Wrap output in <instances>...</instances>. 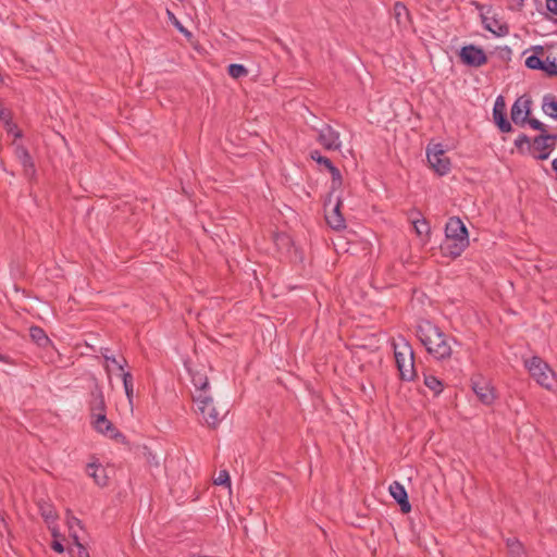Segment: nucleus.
Listing matches in <instances>:
<instances>
[{
    "label": "nucleus",
    "instance_id": "79ce46f5",
    "mask_svg": "<svg viewBox=\"0 0 557 557\" xmlns=\"http://www.w3.org/2000/svg\"><path fill=\"white\" fill-rule=\"evenodd\" d=\"M342 185H343V177H339V178L331 182V189L333 191H335L336 189L341 188Z\"/></svg>",
    "mask_w": 557,
    "mask_h": 557
},
{
    "label": "nucleus",
    "instance_id": "39448f33",
    "mask_svg": "<svg viewBox=\"0 0 557 557\" xmlns=\"http://www.w3.org/2000/svg\"><path fill=\"white\" fill-rule=\"evenodd\" d=\"M426 158L432 169L438 175H445L450 171V161L445 156V151L442 149L441 145L428 148Z\"/></svg>",
    "mask_w": 557,
    "mask_h": 557
},
{
    "label": "nucleus",
    "instance_id": "f257e3e1",
    "mask_svg": "<svg viewBox=\"0 0 557 557\" xmlns=\"http://www.w3.org/2000/svg\"><path fill=\"white\" fill-rule=\"evenodd\" d=\"M417 336L426 351L436 360H446L451 357V342L454 338L446 335L437 325L430 321H421L417 326Z\"/></svg>",
    "mask_w": 557,
    "mask_h": 557
},
{
    "label": "nucleus",
    "instance_id": "f03ea898",
    "mask_svg": "<svg viewBox=\"0 0 557 557\" xmlns=\"http://www.w3.org/2000/svg\"><path fill=\"white\" fill-rule=\"evenodd\" d=\"M393 347L400 380L406 382L413 381L417 376V371L412 346L404 337H399L397 342L393 343Z\"/></svg>",
    "mask_w": 557,
    "mask_h": 557
},
{
    "label": "nucleus",
    "instance_id": "c03bdc74",
    "mask_svg": "<svg viewBox=\"0 0 557 557\" xmlns=\"http://www.w3.org/2000/svg\"><path fill=\"white\" fill-rule=\"evenodd\" d=\"M51 547H52L53 550H55L58 553H63L64 552L63 545L60 542H58V541H54L52 543Z\"/></svg>",
    "mask_w": 557,
    "mask_h": 557
},
{
    "label": "nucleus",
    "instance_id": "de8ad7c7",
    "mask_svg": "<svg viewBox=\"0 0 557 557\" xmlns=\"http://www.w3.org/2000/svg\"><path fill=\"white\" fill-rule=\"evenodd\" d=\"M9 116V113L4 109H0V119L5 121Z\"/></svg>",
    "mask_w": 557,
    "mask_h": 557
},
{
    "label": "nucleus",
    "instance_id": "412c9836",
    "mask_svg": "<svg viewBox=\"0 0 557 557\" xmlns=\"http://www.w3.org/2000/svg\"><path fill=\"white\" fill-rule=\"evenodd\" d=\"M543 112L557 120V100L554 96H545L542 104Z\"/></svg>",
    "mask_w": 557,
    "mask_h": 557
},
{
    "label": "nucleus",
    "instance_id": "f704fd0d",
    "mask_svg": "<svg viewBox=\"0 0 557 557\" xmlns=\"http://www.w3.org/2000/svg\"><path fill=\"white\" fill-rule=\"evenodd\" d=\"M527 123L533 128V129H536V131H540L541 134H546V128H545V125L536 120V119H529L528 117V121Z\"/></svg>",
    "mask_w": 557,
    "mask_h": 557
},
{
    "label": "nucleus",
    "instance_id": "8fccbe9b",
    "mask_svg": "<svg viewBox=\"0 0 557 557\" xmlns=\"http://www.w3.org/2000/svg\"><path fill=\"white\" fill-rule=\"evenodd\" d=\"M14 136H15V137H21V132H20V131H16V132L14 133Z\"/></svg>",
    "mask_w": 557,
    "mask_h": 557
},
{
    "label": "nucleus",
    "instance_id": "864d4df0",
    "mask_svg": "<svg viewBox=\"0 0 557 557\" xmlns=\"http://www.w3.org/2000/svg\"><path fill=\"white\" fill-rule=\"evenodd\" d=\"M100 406H101V408H103V400L102 399L100 400Z\"/></svg>",
    "mask_w": 557,
    "mask_h": 557
},
{
    "label": "nucleus",
    "instance_id": "09e8293b",
    "mask_svg": "<svg viewBox=\"0 0 557 557\" xmlns=\"http://www.w3.org/2000/svg\"><path fill=\"white\" fill-rule=\"evenodd\" d=\"M549 140H557V134H546Z\"/></svg>",
    "mask_w": 557,
    "mask_h": 557
},
{
    "label": "nucleus",
    "instance_id": "603ef678",
    "mask_svg": "<svg viewBox=\"0 0 557 557\" xmlns=\"http://www.w3.org/2000/svg\"><path fill=\"white\" fill-rule=\"evenodd\" d=\"M52 530V536H57V530L55 529H51Z\"/></svg>",
    "mask_w": 557,
    "mask_h": 557
},
{
    "label": "nucleus",
    "instance_id": "2eb2a0df",
    "mask_svg": "<svg viewBox=\"0 0 557 557\" xmlns=\"http://www.w3.org/2000/svg\"><path fill=\"white\" fill-rule=\"evenodd\" d=\"M548 136L546 134H541L535 137L533 140V150L539 151V154H534L535 159L545 160L549 157V150L552 149V144L548 143Z\"/></svg>",
    "mask_w": 557,
    "mask_h": 557
},
{
    "label": "nucleus",
    "instance_id": "aec40b11",
    "mask_svg": "<svg viewBox=\"0 0 557 557\" xmlns=\"http://www.w3.org/2000/svg\"><path fill=\"white\" fill-rule=\"evenodd\" d=\"M29 336L39 347H46L50 344V339L40 326H30Z\"/></svg>",
    "mask_w": 557,
    "mask_h": 557
},
{
    "label": "nucleus",
    "instance_id": "a211bd4d",
    "mask_svg": "<svg viewBox=\"0 0 557 557\" xmlns=\"http://www.w3.org/2000/svg\"><path fill=\"white\" fill-rule=\"evenodd\" d=\"M393 12L397 24L401 27H407L410 22V14L407 7L403 2H396Z\"/></svg>",
    "mask_w": 557,
    "mask_h": 557
},
{
    "label": "nucleus",
    "instance_id": "c9c22d12",
    "mask_svg": "<svg viewBox=\"0 0 557 557\" xmlns=\"http://www.w3.org/2000/svg\"><path fill=\"white\" fill-rule=\"evenodd\" d=\"M515 145L521 149L523 145H530V138L525 134H520L515 140Z\"/></svg>",
    "mask_w": 557,
    "mask_h": 557
},
{
    "label": "nucleus",
    "instance_id": "cd10ccee",
    "mask_svg": "<svg viewBox=\"0 0 557 557\" xmlns=\"http://www.w3.org/2000/svg\"><path fill=\"white\" fill-rule=\"evenodd\" d=\"M40 513L48 524L54 523L58 518V515H57L54 508L49 504H45V505L40 506Z\"/></svg>",
    "mask_w": 557,
    "mask_h": 557
},
{
    "label": "nucleus",
    "instance_id": "e433bc0d",
    "mask_svg": "<svg viewBox=\"0 0 557 557\" xmlns=\"http://www.w3.org/2000/svg\"><path fill=\"white\" fill-rule=\"evenodd\" d=\"M73 537H74L75 544H76V546L78 548V557H89V554H88L87 549L84 547L83 544H81L78 542L77 535L74 534Z\"/></svg>",
    "mask_w": 557,
    "mask_h": 557
},
{
    "label": "nucleus",
    "instance_id": "a878e982",
    "mask_svg": "<svg viewBox=\"0 0 557 557\" xmlns=\"http://www.w3.org/2000/svg\"><path fill=\"white\" fill-rule=\"evenodd\" d=\"M506 546L511 557H523L524 549L517 539H507Z\"/></svg>",
    "mask_w": 557,
    "mask_h": 557
},
{
    "label": "nucleus",
    "instance_id": "4be33fe9",
    "mask_svg": "<svg viewBox=\"0 0 557 557\" xmlns=\"http://www.w3.org/2000/svg\"><path fill=\"white\" fill-rule=\"evenodd\" d=\"M424 385L432 391L435 396H438L444 388L443 382L432 374H424Z\"/></svg>",
    "mask_w": 557,
    "mask_h": 557
},
{
    "label": "nucleus",
    "instance_id": "6e6552de",
    "mask_svg": "<svg viewBox=\"0 0 557 557\" xmlns=\"http://www.w3.org/2000/svg\"><path fill=\"white\" fill-rule=\"evenodd\" d=\"M459 55L462 63L473 67H480L487 62L484 50L473 45L462 47Z\"/></svg>",
    "mask_w": 557,
    "mask_h": 557
},
{
    "label": "nucleus",
    "instance_id": "c85d7f7f",
    "mask_svg": "<svg viewBox=\"0 0 557 557\" xmlns=\"http://www.w3.org/2000/svg\"><path fill=\"white\" fill-rule=\"evenodd\" d=\"M486 28L499 37L506 36L509 33V28L506 24H499L495 20L491 23H487Z\"/></svg>",
    "mask_w": 557,
    "mask_h": 557
},
{
    "label": "nucleus",
    "instance_id": "49530a36",
    "mask_svg": "<svg viewBox=\"0 0 557 557\" xmlns=\"http://www.w3.org/2000/svg\"><path fill=\"white\" fill-rule=\"evenodd\" d=\"M69 523L71 529L73 528L74 524L78 527L81 525V521L77 518H72Z\"/></svg>",
    "mask_w": 557,
    "mask_h": 557
},
{
    "label": "nucleus",
    "instance_id": "2f4dec72",
    "mask_svg": "<svg viewBox=\"0 0 557 557\" xmlns=\"http://www.w3.org/2000/svg\"><path fill=\"white\" fill-rule=\"evenodd\" d=\"M168 17L170 22L177 28V30L182 34H184L186 37H190L191 33L188 32L177 20L174 13H172L170 10H168Z\"/></svg>",
    "mask_w": 557,
    "mask_h": 557
},
{
    "label": "nucleus",
    "instance_id": "f3484780",
    "mask_svg": "<svg viewBox=\"0 0 557 557\" xmlns=\"http://www.w3.org/2000/svg\"><path fill=\"white\" fill-rule=\"evenodd\" d=\"M15 154L17 159L20 160L21 164L23 165L26 174L34 173V162L32 160L30 154L28 153L27 149L24 146H17L15 148Z\"/></svg>",
    "mask_w": 557,
    "mask_h": 557
},
{
    "label": "nucleus",
    "instance_id": "0eeeda50",
    "mask_svg": "<svg viewBox=\"0 0 557 557\" xmlns=\"http://www.w3.org/2000/svg\"><path fill=\"white\" fill-rule=\"evenodd\" d=\"M318 133L317 140L325 150H341L342 140L338 131L334 129L331 125H324Z\"/></svg>",
    "mask_w": 557,
    "mask_h": 557
},
{
    "label": "nucleus",
    "instance_id": "473e14b6",
    "mask_svg": "<svg viewBox=\"0 0 557 557\" xmlns=\"http://www.w3.org/2000/svg\"><path fill=\"white\" fill-rule=\"evenodd\" d=\"M310 158L314 160L318 164L323 165L326 169L333 164L329 158L321 156V153L318 150H312L310 152Z\"/></svg>",
    "mask_w": 557,
    "mask_h": 557
},
{
    "label": "nucleus",
    "instance_id": "6ab92c4d",
    "mask_svg": "<svg viewBox=\"0 0 557 557\" xmlns=\"http://www.w3.org/2000/svg\"><path fill=\"white\" fill-rule=\"evenodd\" d=\"M469 246V243L466 242H456V240H448L445 239L443 249L451 257L457 258L459 257L465 249Z\"/></svg>",
    "mask_w": 557,
    "mask_h": 557
},
{
    "label": "nucleus",
    "instance_id": "ddd939ff",
    "mask_svg": "<svg viewBox=\"0 0 557 557\" xmlns=\"http://www.w3.org/2000/svg\"><path fill=\"white\" fill-rule=\"evenodd\" d=\"M95 429L110 437V438H119L123 435L117 431V429L112 424L111 421H109L104 413H99L94 422Z\"/></svg>",
    "mask_w": 557,
    "mask_h": 557
},
{
    "label": "nucleus",
    "instance_id": "b1692460",
    "mask_svg": "<svg viewBox=\"0 0 557 557\" xmlns=\"http://www.w3.org/2000/svg\"><path fill=\"white\" fill-rule=\"evenodd\" d=\"M122 380H123V385H124L127 400H128L129 405L133 406V397H134L133 375L131 374V372H123Z\"/></svg>",
    "mask_w": 557,
    "mask_h": 557
},
{
    "label": "nucleus",
    "instance_id": "393cba45",
    "mask_svg": "<svg viewBox=\"0 0 557 557\" xmlns=\"http://www.w3.org/2000/svg\"><path fill=\"white\" fill-rule=\"evenodd\" d=\"M411 222L418 236L423 237L430 234V225L424 218H416Z\"/></svg>",
    "mask_w": 557,
    "mask_h": 557
},
{
    "label": "nucleus",
    "instance_id": "20e7f679",
    "mask_svg": "<svg viewBox=\"0 0 557 557\" xmlns=\"http://www.w3.org/2000/svg\"><path fill=\"white\" fill-rule=\"evenodd\" d=\"M524 367L539 385L552 389L556 383V374L547 362L539 356H533L524 361Z\"/></svg>",
    "mask_w": 557,
    "mask_h": 557
},
{
    "label": "nucleus",
    "instance_id": "1a4fd4ad",
    "mask_svg": "<svg viewBox=\"0 0 557 557\" xmlns=\"http://www.w3.org/2000/svg\"><path fill=\"white\" fill-rule=\"evenodd\" d=\"M445 239L469 243L468 230L463 222L457 218H449L445 226Z\"/></svg>",
    "mask_w": 557,
    "mask_h": 557
},
{
    "label": "nucleus",
    "instance_id": "7ed1b4c3",
    "mask_svg": "<svg viewBox=\"0 0 557 557\" xmlns=\"http://www.w3.org/2000/svg\"><path fill=\"white\" fill-rule=\"evenodd\" d=\"M194 401L197 413L209 428H216L227 412V410L221 412L208 391L195 394Z\"/></svg>",
    "mask_w": 557,
    "mask_h": 557
},
{
    "label": "nucleus",
    "instance_id": "dca6fc26",
    "mask_svg": "<svg viewBox=\"0 0 557 557\" xmlns=\"http://www.w3.org/2000/svg\"><path fill=\"white\" fill-rule=\"evenodd\" d=\"M87 474L94 479L95 483L99 486L108 484V475L106 469L101 465L88 463L86 468Z\"/></svg>",
    "mask_w": 557,
    "mask_h": 557
},
{
    "label": "nucleus",
    "instance_id": "9b49d317",
    "mask_svg": "<svg viewBox=\"0 0 557 557\" xmlns=\"http://www.w3.org/2000/svg\"><path fill=\"white\" fill-rule=\"evenodd\" d=\"M493 119L500 132L509 133L512 131V126L506 117V103L503 96H498L495 100Z\"/></svg>",
    "mask_w": 557,
    "mask_h": 557
},
{
    "label": "nucleus",
    "instance_id": "ea45409f",
    "mask_svg": "<svg viewBox=\"0 0 557 557\" xmlns=\"http://www.w3.org/2000/svg\"><path fill=\"white\" fill-rule=\"evenodd\" d=\"M546 8L550 13L557 15V0H546Z\"/></svg>",
    "mask_w": 557,
    "mask_h": 557
},
{
    "label": "nucleus",
    "instance_id": "bb28decb",
    "mask_svg": "<svg viewBox=\"0 0 557 557\" xmlns=\"http://www.w3.org/2000/svg\"><path fill=\"white\" fill-rule=\"evenodd\" d=\"M191 382L196 388L195 394H198L202 391H208L209 387V380L208 377L202 373H194L191 376Z\"/></svg>",
    "mask_w": 557,
    "mask_h": 557
},
{
    "label": "nucleus",
    "instance_id": "3c124183",
    "mask_svg": "<svg viewBox=\"0 0 557 557\" xmlns=\"http://www.w3.org/2000/svg\"><path fill=\"white\" fill-rule=\"evenodd\" d=\"M4 361H5V357L0 354V362H4Z\"/></svg>",
    "mask_w": 557,
    "mask_h": 557
},
{
    "label": "nucleus",
    "instance_id": "4c0bfd02",
    "mask_svg": "<svg viewBox=\"0 0 557 557\" xmlns=\"http://www.w3.org/2000/svg\"><path fill=\"white\" fill-rule=\"evenodd\" d=\"M110 352V349L109 348H101V355L106 361V370L107 372H110V364H109V359L112 355L109 354Z\"/></svg>",
    "mask_w": 557,
    "mask_h": 557
},
{
    "label": "nucleus",
    "instance_id": "a19ab883",
    "mask_svg": "<svg viewBox=\"0 0 557 557\" xmlns=\"http://www.w3.org/2000/svg\"><path fill=\"white\" fill-rule=\"evenodd\" d=\"M510 10H519L523 5V0H509Z\"/></svg>",
    "mask_w": 557,
    "mask_h": 557
},
{
    "label": "nucleus",
    "instance_id": "58836bf2",
    "mask_svg": "<svg viewBox=\"0 0 557 557\" xmlns=\"http://www.w3.org/2000/svg\"><path fill=\"white\" fill-rule=\"evenodd\" d=\"M327 171L330 172V174L332 176V181L342 177L341 171L334 164H332L330 168H327Z\"/></svg>",
    "mask_w": 557,
    "mask_h": 557
},
{
    "label": "nucleus",
    "instance_id": "9d476101",
    "mask_svg": "<svg viewBox=\"0 0 557 557\" xmlns=\"http://www.w3.org/2000/svg\"><path fill=\"white\" fill-rule=\"evenodd\" d=\"M531 101L527 97H519L511 107L510 117L516 125H524L530 115Z\"/></svg>",
    "mask_w": 557,
    "mask_h": 557
},
{
    "label": "nucleus",
    "instance_id": "7c9ffc66",
    "mask_svg": "<svg viewBox=\"0 0 557 557\" xmlns=\"http://www.w3.org/2000/svg\"><path fill=\"white\" fill-rule=\"evenodd\" d=\"M227 73L233 78H239L248 74L247 69L243 64H230Z\"/></svg>",
    "mask_w": 557,
    "mask_h": 557
},
{
    "label": "nucleus",
    "instance_id": "423d86ee",
    "mask_svg": "<svg viewBox=\"0 0 557 557\" xmlns=\"http://www.w3.org/2000/svg\"><path fill=\"white\" fill-rule=\"evenodd\" d=\"M471 387L479 400L483 405H492L496 398L494 387L491 383L481 375L471 379Z\"/></svg>",
    "mask_w": 557,
    "mask_h": 557
},
{
    "label": "nucleus",
    "instance_id": "37998d69",
    "mask_svg": "<svg viewBox=\"0 0 557 557\" xmlns=\"http://www.w3.org/2000/svg\"><path fill=\"white\" fill-rule=\"evenodd\" d=\"M127 366V360L125 358H121V360H119L117 364L115 366V368L121 372V374L123 372H126L124 369L125 367Z\"/></svg>",
    "mask_w": 557,
    "mask_h": 557
},
{
    "label": "nucleus",
    "instance_id": "72a5a7b5",
    "mask_svg": "<svg viewBox=\"0 0 557 557\" xmlns=\"http://www.w3.org/2000/svg\"><path fill=\"white\" fill-rule=\"evenodd\" d=\"M216 485H228L231 484L230 474L226 470H221L218 476L214 479Z\"/></svg>",
    "mask_w": 557,
    "mask_h": 557
},
{
    "label": "nucleus",
    "instance_id": "5701e85b",
    "mask_svg": "<svg viewBox=\"0 0 557 557\" xmlns=\"http://www.w3.org/2000/svg\"><path fill=\"white\" fill-rule=\"evenodd\" d=\"M544 73L548 76H557V53L549 52L545 57Z\"/></svg>",
    "mask_w": 557,
    "mask_h": 557
},
{
    "label": "nucleus",
    "instance_id": "4468645a",
    "mask_svg": "<svg viewBox=\"0 0 557 557\" xmlns=\"http://www.w3.org/2000/svg\"><path fill=\"white\" fill-rule=\"evenodd\" d=\"M342 201L337 199L331 211L325 213L327 224L334 230H343L346 227L345 219L341 213Z\"/></svg>",
    "mask_w": 557,
    "mask_h": 557
},
{
    "label": "nucleus",
    "instance_id": "c756f323",
    "mask_svg": "<svg viewBox=\"0 0 557 557\" xmlns=\"http://www.w3.org/2000/svg\"><path fill=\"white\" fill-rule=\"evenodd\" d=\"M545 58L542 59L536 54L529 55L525 59V66L531 70H541L544 72Z\"/></svg>",
    "mask_w": 557,
    "mask_h": 557
},
{
    "label": "nucleus",
    "instance_id": "f8f14e48",
    "mask_svg": "<svg viewBox=\"0 0 557 557\" xmlns=\"http://www.w3.org/2000/svg\"><path fill=\"white\" fill-rule=\"evenodd\" d=\"M389 493L400 506V509L404 513H408L411 510V505L408 500V494L403 484L397 481L393 482L389 485Z\"/></svg>",
    "mask_w": 557,
    "mask_h": 557
},
{
    "label": "nucleus",
    "instance_id": "a18cd8bd",
    "mask_svg": "<svg viewBox=\"0 0 557 557\" xmlns=\"http://www.w3.org/2000/svg\"><path fill=\"white\" fill-rule=\"evenodd\" d=\"M119 360L114 357V356H111L110 359H109V364L110 367H115L117 364ZM112 370V368H110V371Z\"/></svg>",
    "mask_w": 557,
    "mask_h": 557
}]
</instances>
